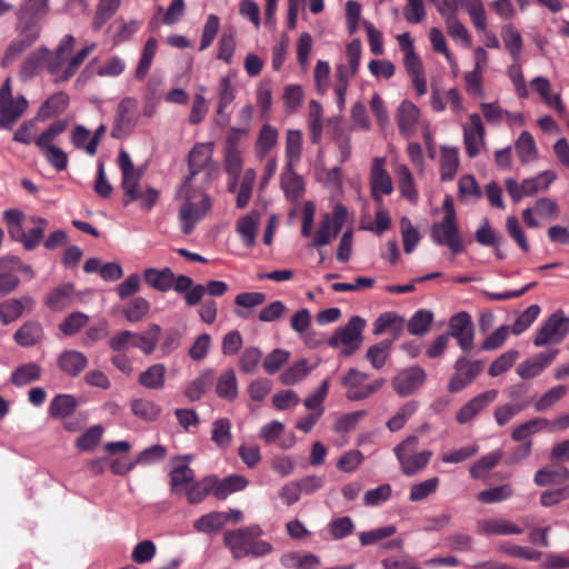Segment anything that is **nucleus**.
Returning a JSON list of instances; mask_svg holds the SVG:
<instances>
[{"label": "nucleus", "instance_id": "obj_1", "mask_svg": "<svg viewBox=\"0 0 569 569\" xmlns=\"http://www.w3.org/2000/svg\"><path fill=\"white\" fill-rule=\"evenodd\" d=\"M262 533L258 525L227 530L223 535V543L236 560L246 557H266L272 552L273 547L266 540H259Z\"/></svg>", "mask_w": 569, "mask_h": 569}, {"label": "nucleus", "instance_id": "obj_2", "mask_svg": "<svg viewBox=\"0 0 569 569\" xmlns=\"http://www.w3.org/2000/svg\"><path fill=\"white\" fill-rule=\"evenodd\" d=\"M179 194L184 198L179 217L182 221V232L189 234L196 223L201 220L210 208L209 198L199 189H193L188 181H184Z\"/></svg>", "mask_w": 569, "mask_h": 569}, {"label": "nucleus", "instance_id": "obj_3", "mask_svg": "<svg viewBox=\"0 0 569 569\" xmlns=\"http://www.w3.org/2000/svg\"><path fill=\"white\" fill-rule=\"evenodd\" d=\"M399 47L403 52V66L410 78L411 84L418 96H425L427 93V81L423 76V67L420 58L415 52L413 41L409 33H402L397 36Z\"/></svg>", "mask_w": 569, "mask_h": 569}, {"label": "nucleus", "instance_id": "obj_4", "mask_svg": "<svg viewBox=\"0 0 569 569\" xmlns=\"http://www.w3.org/2000/svg\"><path fill=\"white\" fill-rule=\"evenodd\" d=\"M18 36L8 44L1 64L8 67L13 63L23 51L30 48L40 37L41 27L36 21L28 20L17 23Z\"/></svg>", "mask_w": 569, "mask_h": 569}, {"label": "nucleus", "instance_id": "obj_5", "mask_svg": "<svg viewBox=\"0 0 569 569\" xmlns=\"http://www.w3.org/2000/svg\"><path fill=\"white\" fill-rule=\"evenodd\" d=\"M28 108V101L23 96H12L11 80H4L0 88V127L11 129L22 117Z\"/></svg>", "mask_w": 569, "mask_h": 569}, {"label": "nucleus", "instance_id": "obj_6", "mask_svg": "<svg viewBox=\"0 0 569 569\" xmlns=\"http://www.w3.org/2000/svg\"><path fill=\"white\" fill-rule=\"evenodd\" d=\"M569 333V318L561 310L549 316L537 331L533 345L545 347L560 343Z\"/></svg>", "mask_w": 569, "mask_h": 569}, {"label": "nucleus", "instance_id": "obj_7", "mask_svg": "<svg viewBox=\"0 0 569 569\" xmlns=\"http://www.w3.org/2000/svg\"><path fill=\"white\" fill-rule=\"evenodd\" d=\"M366 326V321L358 316H353L348 323L338 329L329 339V346L337 348L342 346L341 353L343 356L352 355L362 342V330Z\"/></svg>", "mask_w": 569, "mask_h": 569}, {"label": "nucleus", "instance_id": "obj_8", "mask_svg": "<svg viewBox=\"0 0 569 569\" xmlns=\"http://www.w3.org/2000/svg\"><path fill=\"white\" fill-rule=\"evenodd\" d=\"M138 99L133 97L123 98L117 106L111 137L122 139L128 137L138 123Z\"/></svg>", "mask_w": 569, "mask_h": 569}, {"label": "nucleus", "instance_id": "obj_9", "mask_svg": "<svg viewBox=\"0 0 569 569\" xmlns=\"http://www.w3.org/2000/svg\"><path fill=\"white\" fill-rule=\"evenodd\" d=\"M417 437H409L397 448V457L402 471L409 476L422 470L431 457V452L427 450L417 452Z\"/></svg>", "mask_w": 569, "mask_h": 569}, {"label": "nucleus", "instance_id": "obj_10", "mask_svg": "<svg viewBox=\"0 0 569 569\" xmlns=\"http://www.w3.org/2000/svg\"><path fill=\"white\" fill-rule=\"evenodd\" d=\"M76 39L71 34H66L54 51L49 50V57L46 61V70L53 77L54 83L67 82L70 79H61L68 70L67 56L72 51Z\"/></svg>", "mask_w": 569, "mask_h": 569}, {"label": "nucleus", "instance_id": "obj_11", "mask_svg": "<svg viewBox=\"0 0 569 569\" xmlns=\"http://www.w3.org/2000/svg\"><path fill=\"white\" fill-rule=\"evenodd\" d=\"M463 146L469 158H476L486 146V128L480 114L471 113L462 124Z\"/></svg>", "mask_w": 569, "mask_h": 569}, {"label": "nucleus", "instance_id": "obj_12", "mask_svg": "<svg viewBox=\"0 0 569 569\" xmlns=\"http://www.w3.org/2000/svg\"><path fill=\"white\" fill-rule=\"evenodd\" d=\"M119 166L122 173V189L126 193L127 200L124 203H129L136 201L137 190H139V182L143 176V170L141 168H136L129 153L124 150H121L119 153Z\"/></svg>", "mask_w": 569, "mask_h": 569}, {"label": "nucleus", "instance_id": "obj_13", "mask_svg": "<svg viewBox=\"0 0 569 569\" xmlns=\"http://www.w3.org/2000/svg\"><path fill=\"white\" fill-rule=\"evenodd\" d=\"M449 338L457 339L460 348L469 351L473 347V323L468 312L462 311L452 316L449 320V331L446 333Z\"/></svg>", "mask_w": 569, "mask_h": 569}, {"label": "nucleus", "instance_id": "obj_14", "mask_svg": "<svg viewBox=\"0 0 569 569\" xmlns=\"http://www.w3.org/2000/svg\"><path fill=\"white\" fill-rule=\"evenodd\" d=\"M431 238L438 244H446L453 254L462 252L463 244L458 233L456 220L442 219L431 227Z\"/></svg>", "mask_w": 569, "mask_h": 569}, {"label": "nucleus", "instance_id": "obj_15", "mask_svg": "<svg viewBox=\"0 0 569 569\" xmlns=\"http://www.w3.org/2000/svg\"><path fill=\"white\" fill-rule=\"evenodd\" d=\"M386 158H375L371 166L370 187L373 200L380 206L383 194L391 193V180L386 169Z\"/></svg>", "mask_w": 569, "mask_h": 569}, {"label": "nucleus", "instance_id": "obj_16", "mask_svg": "<svg viewBox=\"0 0 569 569\" xmlns=\"http://www.w3.org/2000/svg\"><path fill=\"white\" fill-rule=\"evenodd\" d=\"M455 370L448 385L450 392H457L469 385L481 371V363L460 358L456 361Z\"/></svg>", "mask_w": 569, "mask_h": 569}, {"label": "nucleus", "instance_id": "obj_17", "mask_svg": "<svg viewBox=\"0 0 569 569\" xmlns=\"http://www.w3.org/2000/svg\"><path fill=\"white\" fill-rule=\"evenodd\" d=\"M420 121V109L411 101L403 100L397 109V126L399 133L411 138L417 131Z\"/></svg>", "mask_w": 569, "mask_h": 569}, {"label": "nucleus", "instance_id": "obj_18", "mask_svg": "<svg viewBox=\"0 0 569 569\" xmlns=\"http://www.w3.org/2000/svg\"><path fill=\"white\" fill-rule=\"evenodd\" d=\"M432 321L433 312L428 309L416 311L407 322L402 317H396L393 315V330L401 329L406 326L409 333L421 337L430 330Z\"/></svg>", "mask_w": 569, "mask_h": 569}, {"label": "nucleus", "instance_id": "obj_19", "mask_svg": "<svg viewBox=\"0 0 569 569\" xmlns=\"http://www.w3.org/2000/svg\"><path fill=\"white\" fill-rule=\"evenodd\" d=\"M426 380L422 368L415 366L398 372L395 379V389L401 396H408L419 389Z\"/></svg>", "mask_w": 569, "mask_h": 569}, {"label": "nucleus", "instance_id": "obj_20", "mask_svg": "<svg viewBox=\"0 0 569 569\" xmlns=\"http://www.w3.org/2000/svg\"><path fill=\"white\" fill-rule=\"evenodd\" d=\"M19 259L16 257H7L0 259V297L6 296L19 286L17 276Z\"/></svg>", "mask_w": 569, "mask_h": 569}, {"label": "nucleus", "instance_id": "obj_21", "mask_svg": "<svg viewBox=\"0 0 569 569\" xmlns=\"http://www.w3.org/2000/svg\"><path fill=\"white\" fill-rule=\"evenodd\" d=\"M496 390H488L480 393L465 403L456 415V419L459 423H467L473 419L480 410L487 405L491 403L497 397Z\"/></svg>", "mask_w": 569, "mask_h": 569}, {"label": "nucleus", "instance_id": "obj_22", "mask_svg": "<svg viewBox=\"0 0 569 569\" xmlns=\"http://www.w3.org/2000/svg\"><path fill=\"white\" fill-rule=\"evenodd\" d=\"M34 300L30 296L19 299H8L0 303V320L8 325L17 320L24 311H31Z\"/></svg>", "mask_w": 569, "mask_h": 569}, {"label": "nucleus", "instance_id": "obj_23", "mask_svg": "<svg viewBox=\"0 0 569 569\" xmlns=\"http://www.w3.org/2000/svg\"><path fill=\"white\" fill-rule=\"evenodd\" d=\"M76 289L72 283H63L53 288L46 297V306L53 311H61L72 305Z\"/></svg>", "mask_w": 569, "mask_h": 569}, {"label": "nucleus", "instance_id": "obj_24", "mask_svg": "<svg viewBox=\"0 0 569 569\" xmlns=\"http://www.w3.org/2000/svg\"><path fill=\"white\" fill-rule=\"evenodd\" d=\"M556 353V350L548 353H539L522 361L517 368V373L522 379H531L539 376L552 362Z\"/></svg>", "mask_w": 569, "mask_h": 569}, {"label": "nucleus", "instance_id": "obj_25", "mask_svg": "<svg viewBox=\"0 0 569 569\" xmlns=\"http://www.w3.org/2000/svg\"><path fill=\"white\" fill-rule=\"evenodd\" d=\"M213 144L211 142L197 143L189 152L190 172L184 181L191 184L193 177L211 160Z\"/></svg>", "mask_w": 569, "mask_h": 569}, {"label": "nucleus", "instance_id": "obj_26", "mask_svg": "<svg viewBox=\"0 0 569 569\" xmlns=\"http://www.w3.org/2000/svg\"><path fill=\"white\" fill-rule=\"evenodd\" d=\"M217 114L219 117L218 123H220L221 126H226L229 121V116L226 113V109L236 99V88L231 84V80L229 77H223L220 79L217 89Z\"/></svg>", "mask_w": 569, "mask_h": 569}, {"label": "nucleus", "instance_id": "obj_27", "mask_svg": "<svg viewBox=\"0 0 569 569\" xmlns=\"http://www.w3.org/2000/svg\"><path fill=\"white\" fill-rule=\"evenodd\" d=\"M87 366V357L77 350H66L58 357V367L70 377L79 376Z\"/></svg>", "mask_w": 569, "mask_h": 569}, {"label": "nucleus", "instance_id": "obj_28", "mask_svg": "<svg viewBox=\"0 0 569 569\" xmlns=\"http://www.w3.org/2000/svg\"><path fill=\"white\" fill-rule=\"evenodd\" d=\"M398 190L401 198L411 204H417L419 193L415 184L413 176L406 164L396 168Z\"/></svg>", "mask_w": 569, "mask_h": 569}, {"label": "nucleus", "instance_id": "obj_29", "mask_svg": "<svg viewBox=\"0 0 569 569\" xmlns=\"http://www.w3.org/2000/svg\"><path fill=\"white\" fill-rule=\"evenodd\" d=\"M460 158L457 147L442 146L440 148V177L443 181H451L459 169Z\"/></svg>", "mask_w": 569, "mask_h": 569}, {"label": "nucleus", "instance_id": "obj_30", "mask_svg": "<svg viewBox=\"0 0 569 569\" xmlns=\"http://www.w3.org/2000/svg\"><path fill=\"white\" fill-rule=\"evenodd\" d=\"M279 132L269 123H264L258 133L254 143V153L259 160L264 159L268 153L276 148L278 143Z\"/></svg>", "mask_w": 569, "mask_h": 569}, {"label": "nucleus", "instance_id": "obj_31", "mask_svg": "<svg viewBox=\"0 0 569 569\" xmlns=\"http://www.w3.org/2000/svg\"><path fill=\"white\" fill-rule=\"evenodd\" d=\"M214 485L212 495L218 499H226L229 495L243 490L248 486V480L243 476L232 475L222 480L213 476Z\"/></svg>", "mask_w": 569, "mask_h": 569}, {"label": "nucleus", "instance_id": "obj_32", "mask_svg": "<svg viewBox=\"0 0 569 569\" xmlns=\"http://www.w3.org/2000/svg\"><path fill=\"white\" fill-rule=\"evenodd\" d=\"M479 531L486 535H519L522 528L518 525L502 519L491 518L478 522Z\"/></svg>", "mask_w": 569, "mask_h": 569}, {"label": "nucleus", "instance_id": "obj_33", "mask_svg": "<svg viewBox=\"0 0 569 569\" xmlns=\"http://www.w3.org/2000/svg\"><path fill=\"white\" fill-rule=\"evenodd\" d=\"M43 328L38 321H27L14 333V341L21 347H31L43 339Z\"/></svg>", "mask_w": 569, "mask_h": 569}, {"label": "nucleus", "instance_id": "obj_34", "mask_svg": "<svg viewBox=\"0 0 569 569\" xmlns=\"http://www.w3.org/2000/svg\"><path fill=\"white\" fill-rule=\"evenodd\" d=\"M143 279L151 288L164 292L168 291L173 283L174 273L170 268L156 269L149 268L143 272Z\"/></svg>", "mask_w": 569, "mask_h": 569}, {"label": "nucleus", "instance_id": "obj_35", "mask_svg": "<svg viewBox=\"0 0 569 569\" xmlns=\"http://www.w3.org/2000/svg\"><path fill=\"white\" fill-rule=\"evenodd\" d=\"M166 372L167 369L164 365H151L146 370L140 372L138 382L146 389L160 390L164 387Z\"/></svg>", "mask_w": 569, "mask_h": 569}, {"label": "nucleus", "instance_id": "obj_36", "mask_svg": "<svg viewBox=\"0 0 569 569\" xmlns=\"http://www.w3.org/2000/svg\"><path fill=\"white\" fill-rule=\"evenodd\" d=\"M161 327L157 323L149 325L143 332H133L132 347L141 350L144 355H151L157 347Z\"/></svg>", "mask_w": 569, "mask_h": 569}, {"label": "nucleus", "instance_id": "obj_37", "mask_svg": "<svg viewBox=\"0 0 569 569\" xmlns=\"http://www.w3.org/2000/svg\"><path fill=\"white\" fill-rule=\"evenodd\" d=\"M4 220L8 224V231L14 240L21 241L24 244L26 228L29 227V218L18 209H9L3 213Z\"/></svg>", "mask_w": 569, "mask_h": 569}, {"label": "nucleus", "instance_id": "obj_38", "mask_svg": "<svg viewBox=\"0 0 569 569\" xmlns=\"http://www.w3.org/2000/svg\"><path fill=\"white\" fill-rule=\"evenodd\" d=\"M260 221V214L257 211L240 218L237 222V232L239 233L246 247L250 248L256 242V232Z\"/></svg>", "mask_w": 569, "mask_h": 569}, {"label": "nucleus", "instance_id": "obj_39", "mask_svg": "<svg viewBox=\"0 0 569 569\" xmlns=\"http://www.w3.org/2000/svg\"><path fill=\"white\" fill-rule=\"evenodd\" d=\"M302 133L300 130L289 129L286 133V166L296 167L302 156Z\"/></svg>", "mask_w": 569, "mask_h": 569}, {"label": "nucleus", "instance_id": "obj_40", "mask_svg": "<svg viewBox=\"0 0 569 569\" xmlns=\"http://www.w3.org/2000/svg\"><path fill=\"white\" fill-rule=\"evenodd\" d=\"M78 405V400L72 395H57L50 402L49 415L56 419H66L74 412Z\"/></svg>", "mask_w": 569, "mask_h": 569}, {"label": "nucleus", "instance_id": "obj_41", "mask_svg": "<svg viewBox=\"0 0 569 569\" xmlns=\"http://www.w3.org/2000/svg\"><path fill=\"white\" fill-rule=\"evenodd\" d=\"M49 57V49L38 48L27 56L20 68V76L23 79L32 78L41 67L46 68V61Z\"/></svg>", "mask_w": 569, "mask_h": 569}, {"label": "nucleus", "instance_id": "obj_42", "mask_svg": "<svg viewBox=\"0 0 569 569\" xmlns=\"http://www.w3.org/2000/svg\"><path fill=\"white\" fill-rule=\"evenodd\" d=\"M193 480L194 472L188 465L174 466L170 472L171 491L176 495L183 493Z\"/></svg>", "mask_w": 569, "mask_h": 569}, {"label": "nucleus", "instance_id": "obj_43", "mask_svg": "<svg viewBox=\"0 0 569 569\" xmlns=\"http://www.w3.org/2000/svg\"><path fill=\"white\" fill-rule=\"evenodd\" d=\"M228 522V515L222 511H212L201 516L194 521L193 528L201 533L219 531Z\"/></svg>", "mask_w": 569, "mask_h": 569}, {"label": "nucleus", "instance_id": "obj_44", "mask_svg": "<svg viewBox=\"0 0 569 569\" xmlns=\"http://www.w3.org/2000/svg\"><path fill=\"white\" fill-rule=\"evenodd\" d=\"M218 397L226 400H233L238 396V381L233 369L220 373L216 383Z\"/></svg>", "mask_w": 569, "mask_h": 569}, {"label": "nucleus", "instance_id": "obj_45", "mask_svg": "<svg viewBox=\"0 0 569 569\" xmlns=\"http://www.w3.org/2000/svg\"><path fill=\"white\" fill-rule=\"evenodd\" d=\"M49 12V0H26L17 12L18 22L34 21Z\"/></svg>", "mask_w": 569, "mask_h": 569}, {"label": "nucleus", "instance_id": "obj_46", "mask_svg": "<svg viewBox=\"0 0 569 569\" xmlns=\"http://www.w3.org/2000/svg\"><path fill=\"white\" fill-rule=\"evenodd\" d=\"M293 168L295 167L288 168L286 166V169L281 173L280 178L281 188L286 197L291 200L298 199L303 190L302 179L295 172Z\"/></svg>", "mask_w": 569, "mask_h": 569}, {"label": "nucleus", "instance_id": "obj_47", "mask_svg": "<svg viewBox=\"0 0 569 569\" xmlns=\"http://www.w3.org/2000/svg\"><path fill=\"white\" fill-rule=\"evenodd\" d=\"M502 457L503 452L501 450L487 453L470 467V476L475 479L485 478L500 462Z\"/></svg>", "mask_w": 569, "mask_h": 569}, {"label": "nucleus", "instance_id": "obj_48", "mask_svg": "<svg viewBox=\"0 0 569 569\" xmlns=\"http://www.w3.org/2000/svg\"><path fill=\"white\" fill-rule=\"evenodd\" d=\"M501 38L515 62L519 61L522 51V37L512 24L502 27Z\"/></svg>", "mask_w": 569, "mask_h": 569}, {"label": "nucleus", "instance_id": "obj_49", "mask_svg": "<svg viewBox=\"0 0 569 569\" xmlns=\"http://www.w3.org/2000/svg\"><path fill=\"white\" fill-rule=\"evenodd\" d=\"M312 369L313 367L309 366L306 359H300L280 375V381L284 386L297 385L302 381Z\"/></svg>", "mask_w": 569, "mask_h": 569}, {"label": "nucleus", "instance_id": "obj_50", "mask_svg": "<svg viewBox=\"0 0 569 569\" xmlns=\"http://www.w3.org/2000/svg\"><path fill=\"white\" fill-rule=\"evenodd\" d=\"M548 419L533 418L513 429L511 438L515 441H525L539 431H547Z\"/></svg>", "mask_w": 569, "mask_h": 569}, {"label": "nucleus", "instance_id": "obj_51", "mask_svg": "<svg viewBox=\"0 0 569 569\" xmlns=\"http://www.w3.org/2000/svg\"><path fill=\"white\" fill-rule=\"evenodd\" d=\"M339 230L332 224L329 213H325L321 218L318 230L312 236V244L315 247H323L337 237Z\"/></svg>", "mask_w": 569, "mask_h": 569}, {"label": "nucleus", "instance_id": "obj_52", "mask_svg": "<svg viewBox=\"0 0 569 569\" xmlns=\"http://www.w3.org/2000/svg\"><path fill=\"white\" fill-rule=\"evenodd\" d=\"M30 227L26 230L24 248L31 250L41 241L48 227V221L40 217H29Z\"/></svg>", "mask_w": 569, "mask_h": 569}, {"label": "nucleus", "instance_id": "obj_53", "mask_svg": "<svg viewBox=\"0 0 569 569\" xmlns=\"http://www.w3.org/2000/svg\"><path fill=\"white\" fill-rule=\"evenodd\" d=\"M42 373V369L34 362H28L19 366L11 376V381L16 386H26L37 381Z\"/></svg>", "mask_w": 569, "mask_h": 569}, {"label": "nucleus", "instance_id": "obj_54", "mask_svg": "<svg viewBox=\"0 0 569 569\" xmlns=\"http://www.w3.org/2000/svg\"><path fill=\"white\" fill-rule=\"evenodd\" d=\"M211 440L220 449H226L231 445V422L227 418H220L212 422Z\"/></svg>", "mask_w": 569, "mask_h": 569}, {"label": "nucleus", "instance_id": "obj_55", "mask_svg": "<svg viewBox=\"0 0 569 569\" xmlns=\"http://www.w3.org/2000/svg\"><path fill=\"white\" fill-rule=\"evenodd\" d=\"M309 131H310V140L312 143H319L322 137V107L316 101L311 100L309 102Z\"/></svg>", "mask_w": 569, "mask_h": 569}, {"label": "nucleus", "instance_id": "obj_56", "mask_svg": "<svg viewBox=\"0 0 569 569\" xmlns=\"http://www.w3.org/2000/svg\"><path fill=\"white\" fill-rule=\"evenodd\" d=\"M214 483L213 476L204 477L197 482L193 480L183 493L187 495L189 503L196 505L201 502L207 495L212 493V486Z\"/></svg>", "mask_w": 569, "mask_h": 569}, {"label": "nucleus", "instance_id": "obj_57", "mask_svg": "<svg viewBox=\"0 0 569 569\" xmlns=\"http://www.w3.org/2000/svg\"><path fill=\"white\" fill-rule=\"evenodd\" d=\"M515 149L521 162L526 163L537 158V147L533 137L528 131H522L515 143Z\"/></svg>", "mask_w": 569, "mask_h": 569}, {"label": "nucleus", "instance_id": "obj_58", "mask_svg": "<svg viewBox=\"0 0 569 569\" xmlns=\"http://www.w3.org/2000/svg\"><path fill=\"white\" fill-rule=\"evenodd\" d=\"M131 411L139 419L153 421L159 417L161 407L152 400L140 398L131 402Z\"/></svg>", "mask_w": 569, "mask_h": 569}, {"label": "nucleus", "instance_id": "obj_59", "mask_svg": "<svg viewBox=\"0 0 569 569\" xmlns=\"http://www.w3.org/2000/svg\"><path fill=\"white\" fill-rule=\"evenodd\" d=\"M459 199L462 202L471 203L481 198V190L471 174H465L460 178L459 184Z\"/></svg>", "mask_w": 569, "mask_h": 569}, {"label": "nucleus", "instance_id": "obj_60", "mask_svg": "<svg viewBox=\"0 0 569 569\" xmlns=\"http://www.w3.org/2000/svg\"><path fill=\"white\" fill-rule=\"evenodd\" d=\"M462 7L468 12L473 27L478 31H486L487 14L483 2L481 0H463Z\"/></svg>", "mask_w": 569, "mask_h": 569}, {"label": "nucleus", "instance_id": "obj_61", "mask_svg": "<svg viewBox=\"0 0 569 569\" xmlns=\"http://www.w3.org/2000/svg\"><path fill=\"white\" fill-rule=\"evenodd\" d=\"M445 23L447 33L452 40L461 43L467 48L471 46L470 33L465 24L458 19V17L450 16L447 18Z\"/></svg>", "mask_w": 569, "mask_h": 569}, {"label": "nucleus", "instance_id": "obj_62", "mask_svg": "<svg viewBox=\"0 0 569 569\" xmlns=\"http://www.w3.org/2000/svg\"><path fill=\"white\" fill-rule=\"evenodd\" d=\"M68 127V122L66 120H56L53 121L36 140V146L40 149H47L53 147L52 142L57 139L58 136L63 133Z\"/></svg>", "mask_w": 569, "mask_h": 569}, {"label": "nucleus", "instance_id": "obj_63", "mask_svg": "<svg viewBox=\"0 0 569 569\" xmlns=\"http://www.w3.org/2000/svg\"><path fill=\"white\" fill-rule=\"evenodd\" d=\"M569 478V471L566 468L559 469H549L542 468L539 469L535 475V483L539 487H545L549 485L560 483Z\"/></svg>", "mask_w": 569, "mask_h": 569}, {"label": "nucleus", "instance_id": "obj_64", "mask_svg": "<svg viewBox=\"0 0 569 569\" xmlns=\"http://www.w3.org/2000/svg\"><path fill=\"white\" fill-rule=\"evenodd\" d=\"M149 310V301L142 297H138L132 299L123 308L122 313L129 322H139L148 315Z\"/></svg>", "mask_w": 569, "mask_h": 569}]
</instances>
